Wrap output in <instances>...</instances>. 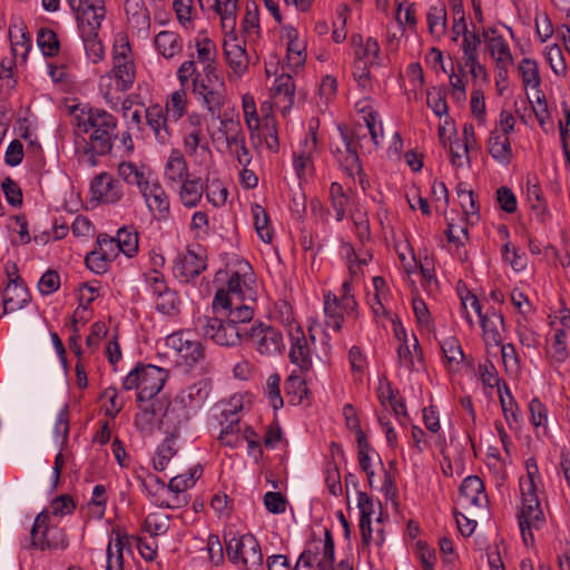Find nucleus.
<instances>
[{
  "instance_id": "1",
  "label": "nucleus",
  "mask_w": 570,
  "mask_h": 570,
  "mask_svg": "<svg viewBox=\"0 0 570 570\" xmlns=\"http://www.w3.org/2000/svg\"><path fill=\"white\" fill-rule=\"evenodd\" d=\"M77 126L82 132L91 131L90 146L98 155H107L111 150L114 139L117 137L115 116L104 109H89L85 118L77 117Z\"/></svg>"
},
{
  "instance_id": "2",
  "label": "nucleus",
  "mask_w": 570,
  "mask_h": 570,
  "mask_svg": "<svg viewBox=\"0 0 570 570\" xmlns=\"http://www.w3.org/2000/svg\"><path fill=\"white\" fill-rule=\"evenodd\" d=\"M168 372L151 364H138L124 379L125 390H137V403L151 401L164 387Z\"/></svg>"
},
{
  "instance_id": "3",
  "label": "nucleus",
  "mask_w": 570,
  "mask_h": 570,
  "mask_svg": "<svg viewBox=\"0 0 570 570\" xmlns=\"http://www.w3.org/2000/svg\"><path fill=\"white\" fill-rule=\"evenodd\" d=\"M196 331L222 346H235L245 341L246 328L233 325L219 316H199L195 322Z\"/></svg>"
},
{
  "instance_id": "4",
  "label": "nucleus",
  "mask_w": 570,
  "mask_h": 570,
  "mask_svg": "<svg viewBox=\"0 0 570 570\" xmlns=\"http://www.w3.org/2000/svg\"><path fill=\"white\" fill-rule=\"evenodd\" d=\"M226 554L235 563H242L247 570H257L263 566V553L253 534L232 537L226 543Z\"/></svg>"
},
{
  "instance_id": "5",
  "label": "nucleus",
  "mask_w": 570,
  "mask_h": 570,
  "mask_svg": "<svg viewBox=\"0 0 570 570\" xmlns=\"http://www.w3.org/2000/svg\"><path fill=\"white\" fill-rule=\"evenodd\" d=\"M245 341L250 342L262 355H275L285 347L282 333L263 322L254 324L249 330L246 328Z\"/></svg>"
},
{
  "instance_id": "6",
  "label": "nucleus",
  "mask_w": 570,
  "mask_h": 570,
  "mask_svg": "<svg viewBox=\"0 0 570 570\" xmlns=\"http://www.w3.org/2000/svg\"><path fill=\"white\" fill-rule=\"evenodd\" d=\"M210 384L206 380L198 381L185 390H183L176 397L174 403L169 404L164 413L165 421L177 420L178 415L187 417L185 407L199 406L209 395Z\"/></svg>"
},
{
  "instance_id": "7",
  "label": "nucleus",
  "mask_w": 570,
  "mask_h": 570,
  "mask_svg": "<svg viewBox=\"0 0 570 570\" xmlns=\"http://www.w3.org/2000/svg\"><path fill=\"white\" fill-rule=\"evenodd\" d=\"M49 519L46 512L36 517L30 533L32 547L40 550L65 549L68 546L66 533L57 527H49Z\"/></svg>"
},
{
  "instance_id": "8",
  "label": "nucleus",
  "mask_w": 570,
  "mask_h": 570,
  "mask_svg": "<svg viewBox=\"0 0 570 570\" xmlns=\"http://www.w3.org/2000/svg\"><path fill=\"white\" fill-rule=\"evenodd\" d=\"M166 344L176 351L178 363L186 368H193L205 358V347L202 342L190 340L187 333L178 332L166 337Z\"/></svg>"
},
{
  "instance_id": "9",
  "label": "nucleus",
  "mask_w": 570,
  "mask_h": 570,
  "mask_svg": "<svg viewBox=\"0 0 570 570\" xmlns=\"http://www.w3.org/2000/svg\"><path fill=\"white\" fill-rule=\"evenodd\" d=\"M522 507L518 514L519 523L532 524L539 529L544 523V514L535 492V484L532 481H521Z\"/></svg>"
},
{
  "instance_id": "10",
  "label": "nucleus",
  "mask_w": 570,
  "mask_h": 570,
  "mask_svg": "<svg viewBox=\"0 0 570 570\" xmlns=\"http://www.w3.org/2000/svg\"><path fill=\"white\" fill-rule=\"evenodd\" d=\"M130 46L128 42L115 46L112 75L116 79L117 88L120 91H127L135 81V65L129 58Z\"/></svg>"
},
{
  "instance_id": "11",
  "label": "nucleus",
  "mask_w": 570,
  "mask_h": 570,
  "mask_svg": "<svg viewBox=\"0 0 570 570\" xmlns=\"http://www.w3.org/2000/svg\"><path fill=\"white\" fill-rule=\"evenodd\" d=\"M76 16L79 35H85V24H92L94 32H99L101 22L106 17L104 0H83L79 8L71 9Z\"/></svg>"
},
{
  "instance_id": "12",
  "label": "nucleus",
  "mask_w": 570,
  "mask_h": 570,
  "mask_svg": "<svg viewBox=\"0 0 570 570\" xmlns=\"http://www.w3.org/2000/svg\"><path fill=\"white\" fill-rule=\"evenodd\" d=\"M206 268V263L202 256L191 249L177 255L173 265L174 276L183 283H188L196 278Z\"/></svg>"
},
{
  "instance_id": "13",
  "label": "nucleus",
  "mask_w": 570,
  "mask_h": 570,
  "mask_svg": "<svg viewBox=\"0 0 570 570\" xmlns=\"http://www.w3.org/2000/svg\"><path fill=\"white\" fill-rule=\"evenodd\" d=\"M141 196L155 219L161 220L168 217L170 210L169 198L157 180L153 181Z\"/></svg>"
},
{
  "instance_id": "14",
  "label": "nucleus",
  "mask_w": 570,
  "mask_h": 570,
  "mask_svg": "<svg viewBox=\"0 0 570 570\" xmlns=\"http://www.w3.org/2000/svg\"><path fill=\"white\" fill-rule=\"evenodd\" d=\"M92 195L100 202L115 204L122 197V186L119 180L104 173L98 175L91 184Z\"/></svg>"
},
{
  "instance_id": "15",
  "label": "nucleus",
  "mask_w": 570,
  "mask_h": 570,
  "mask_svg": "<svg viewBox=\"0 0 570 570\" xmlns=\"http://www.w3.org/2000/svg\"><path fill=\"white\" fill-rule=\"evenodd\" d=\"M30 299L28 287L23 284L19 275L11 279L3 292L2 304L3 313H11L23 308Z\"/></svg>"
},
{
  "instance_id": "16",
  "label": "nucleus",
  "mask_w": 570,
  "mask_h": 570,
  "mask_svg": "<svg viewBox=\"0 0 570 570\" xmlns=\"http://www.w3.org/2000/svg\"><path fill=\"white\" fill-rule=\"evenodd\" d=\"M177 77L181 86H186L188 80L191 79L193 90H199L200 86H204V88L210 90L209 88H214L216 83H218L220 88H225V82L222 77H214V79L202 77L200 72L197 71L194 60H187L183 62L177 71Z\"/></svg>"
},
{
  "instance_id": "17",
  "label": "nucleus",
  "mask_w": 570,
  "mask_h": 570,
  "mask_svg": "<svg viewBox=\"0 0 570 570\" xmlns=\"http://www.w3.org/2000/svg\"><path fill=\"white\" fill-rule=\"evenodd\" d=\"M291 362L296 364L302 372L309 371L312 367L311 352L301 326H296L295 332L291 333Z\"/></svg>"
},
{
  "instance_id": "18",
  "label": "nucleus",
  "mask_w": 570,
  "mask_h": 570,
  "mask_svg": "<svg viewBox=\"0 0 570 570\" xmlns=\"http://www.w3.org/2000/svg\"><path fill=\"white\" fill-rule=\"evenodd\" d=\"M460 501L464 505L481 508L487 502L484 485L478 475L466 476L460 487Z\"/></svg>"
},
{
  "instance_id": "19",
  "label": "nucleus",
  "mask_w": 570,
  "mask_h": 570,
  "mask_svg": "<svg viewBox=\"0 0 570 570\" xmlns=\"http://www.w3.org/2000/svg\"><path fill=\"white\" fill-rule=\"evenodd\" d=\"M207 90L204 86L199 87V90H193L197 100L207 109V111L215 119H220V109L225 105V88H220L218 83L214 88Z\"/></svg>"
},
{
  "instance_id": "20",
  "label": "nucleus",
  "mask_w": 570,
  "mask_h": 570,
  "mask_svg": "<svg viewBox=\"0 0 570 570\" xmlns=\"http://www.w3.org/2000/svg\"><path fill=\"white\" fill-rule=\"evenodd\" d=\"M125 11L128 22L136 28L138 32H142L147 36L150 27V17L144 0H126Z\"/></svg>"
},
{
  "instance_id": "21",
  "label": "nucleus",
  "mask_w": 570,
  "mask_h": 570,
  "mask_svg": "<svg viewBox=\"0 0 570 570\" xmlns=\"http://www.w3.org/2000/svg\"><path fill=\"white\" fill-rule=\"evenodd\" d=\"M118 174L128 185L138 187L140 194L144 193L153 181L149 179L150 173H146L145 168L137 167L134 163L122 161L118 166Z\"/></svg>"
},
{
  "instance_id": "22",
  "label": "nucleus",
  "mask_w": 570,
  "mask_h": 570,
  "mask_svg": "<svg viewBox=\"0 0 570 570\" xmlns=\"http://www.w3.org/2000/svg\"><path fill=\"white\" fill-rule=\"evenodd\" d=\"M179 199L187 208L196 207L205 191V185L199 177H188L179 183Z\"/></svg>"
},
{
  "instance_id": "23",
  "label": "nucleus",
  "mask_w": 570,
  "mask_h": 570,
  "mask_svg": "<svg viewBox=\"0 0 570 570\" xmlns=\"http://www.w3.org/2000/svg\"><path fill=\"white\" fill-rule=\"evenodd\" d=\"M146 121L153 129L158 142L166 144L169 141L170 134L167 127V118L159 105H153L146 109Z\"/></svg>"
},
{
  "instance_id": "24",
  "label": "nucleus",
  "mask_w": 570,
  "mask_h": 570,
  "mask_svg": "<svg viewBox=\"0 0 570 570\" xmlns=\"http://www.w3.org/2000/svg\"><path fill=\"white\" fill-rule=\"evenodd\" d=\"M488 149L493 159L502 165H508L512 158V149L508 136L500 134L497 129L490 134Z\"/></svg>"
},
{
  "instance_id": "25",
  "label": "nucleus",
  "mask_w": 570,
  "mask_h": 570,
  "mask_svg": "<svg viewBox=\"0 0 570 570\" xmlns=\"http://www.w3.org/2000/svg\"><path fill=\"white\" fill-rule=\"evenodd\" d=\"M190 177L188 174V166L180 150H171L166 167L165 178L171 184H178L184 179Z\"/></svg>"
},
{
  "instance_id": "26",
  "label": "nucleus",
  "mask_w": 570,
  "mask_h": 570,
  "mask_svg": "<svg viewBox=\"0 0 570 570\" xmlns=\"http://www.w3.org/2000/svg\"><path fill=\"white\" fill-rule=\"evenodd\" d=\"M325 327L337 332L343 324V307L336 295L327 294L324 301Z\"/></svg>"
},
{
  "instance_id": "27",
  "label": "nucleus",
  "mask_w": 570,
  "mask_h": 570,
  "mask_svg": "<svg viewBox=\"0 0 570 570\" xmlns=\"http://www.w3.org/2000/svg\"><path fill=\"white\" fill-rule=\"evenodd\" d=\"M224 53L227 63L238 76L247 70L248 59L245 48L235 41L224 43Z\"/></svg>"
},
{
  "instance_id": "28",
  "label": "nucleus",
  "mask_w": 570,
  "mask_h": 570,
  "mask_svg": "<svg viewBox=\"0 0 570 570\" xmlns=\"http://www.w3.org/2000/svg\"><path fill=\"white\" fill-rule=\"evenodd\" d=\"M154 42L157 51L166 59L173 58L181 51L180 37L173 31H160Z\"/></svg>"
},
{
  "instance_id": "29",
  "label": "nucleus",
  "mask_w": 570,
  "mask_h": 570,
  "mask_svg": "<svg viewBox=\"0 0 570 570\" xmlns=\"http://www.w3.org/2000/svg\"><path fill=\"white\" fill-rule=\"evenodd\" d=\"M250 271L252 267L247 263H244L229 276L226 292L238 301H243L244 298L242 286H247L248 282L252 281Z\"/></svg>"
},
{
  "instance_id": "30",
  "label": "nucleus",
  "mask_w": 570,
  "mask_h": 570,
  "mask_svg": "<svg viewBox=\"0 0 570 570\" xmlns=\"http://www.w3.org/2000/svg\"><path fill=\"white\" fill-rule=\"evenodd\" d=\"M85 26L86 27L82 28L85 30V35L80 37L83 42L86 55L94 63H97L104 58L105 49L98 37V32H94V27H89L91 26L90 23Z\"/></svg>"
},
{
  "instance_id": "31",
  "label": "nucleus",
  "mask_w": 570,
  "mask_h": 570,
  "mask_svg": "<svg viewBox=\"0 0 570 570\" xmlns=\"http://www.w3.org/2000/svg\"><path fill=\"white\" fill-rule=\"evenodd\" d=\"M316 150V137L313 134L312 136H307L301 144L298 150L294 151V160L293 165L298 176H301L307 165L312 160V156Z\"/></svg>"
},
{
  "instance_id": "32",
  "label": "nucleus",
  "mask_w": 570,
  "mask_h": 570,
  "mask_svg": "<svg viewBox=\"0 0 570 570\" xmlns=\"http://www.w3.org/2000/svg\"><path fill=\"white\" fill-rule=\"evenodd\" d=\"M335 560V551H334V540L331 531L328 529L325 530L324 541H323V557L318 562V568L321 570H353L347 561H341L337 564V568H333V563Z\"/></svg>"
},
{
  "instance_id": "33",
  "label": "nucleus",
  "mask_w": 570,
  "mask_h": 570,
  "mask_svg": "<svg viewBox=\"0 0 570 570\" xmlns=\"http://www.w3.org/2000/svg\"><path fill=\"white\" fill-rule=\"evenodd\" d=\"M499 325H503L502 314L492 311L491 313H487L485 316H482L481 326L488 343H493L494 345L501 344L502 337L498 327Z\"/></svg>"
},
{
  "instance_id": "34",
  "label": "nucleus",
  "mask_w": 570,
  "mask_h": 570,
  "mask_svg": "<svg viewBox=\"0 0 570 570\" xmlns=\"http://www.w3.org/2000/svg\"><path fill=\"white\" fill-rule=\"evenodd\" d=\"M119 250L127 257H132L138 252L139 236L132 226H124L118 229L116 235Z\"/></svg>"
},
{
  "instance_id": "35",
  "label": "nucleus",
  "mask_w": 570,
  "mask_h": 570,
  "mask_svg": "<svg viewBox=\"0 0 570 570\" xmlns=\"http://www.w3.org/2000/svg\"><path fill=\"white\" fill-rule=\"evenodd\" d=\"M342 138L346 149V156L342 163L345 173L351 177L354 175H362V166L357 155L356 145L352 141L347 134L343 131Z\"/></svg>"
},
{
  "instance_id": "36",
  "label": "nucleus",
  "mask_w": 570,
  "mask_h": 570,
  "mask_svg": "<svg viewBox=\"0 0 570 570\" xmlns=\"http://www.w3.org/2000/svg\"><path fill=\"white\" fill-rule=\"evenodd\" d=\"M287 59L294 67H299L305 62V46L298 40V32L295 28L287 30Z\"/></svg>"
},
{
  "instance_id": "37",
  "label": "nucleus",
  "mask_w": 570,
  "mask_h": 570,
  "mask_svg": "<svg viewBox=\"0 0 570 570\" xmlns=\"http://www.w3.org/2000/svg\"><path fill=\"white\" fill-rule=\"evenodd\" d=\"M428 26L431 35L440 38L446 31V9L444 4L433 6L428 12Z\"/></svg>"
},
{
  "instance_id": "38",
  "label": "nucleus",
  "mask_w": 570,
  "mask_h": 570,
  "mask_svg": "<svg viewBox=\"0 0 570 570\" xmlns=\"http://www.w3.org/2000/svg\"><path fill=\"white\" fill-rule=\"evenodd\" d=\"M355 60L371 66L380 65V46L376 39L368 37L364 45L355 49Z\"/></svg>"
},
{
  "instance_id": "39",
  "label": "nucleus",
  "mask_w": 570,
  "mask_h": 570,
  "mask_svg": "<svg viewBox=\"0 0 570 570\" xmlns=\"http://www.w3.org/2000/svg\"><path fill=\"white\" fill-rule=\"evenodd\" d=\"M184 421H185V415H178L177 420L171 419V421H165V419L163 417V420L160 421L161 425L167 424L168 428H170V425L173 428V431L170 432V434L163 441V443L157 449V452L159 454H161L163 456L167 458L168 460H170L177 453V450L174 446L176 431H177L178 426L180 425V423Z\"/></svg>"
},
{
  "instance_id": "40",
  "label": "nucleus",
  "mask_w": 570,
  "mask_h": 570,
  "mask_svg": "<svg viewBox=\"0 0 570 570\" xmlns=\"http://www.w3.org/2000/svg\"><path fill=\"white\" fill-rule=\"evenodd\" d=\"M252 215L259 238L265 243H271L273 234L268 225L269 219L266 210L261 205L254 204L252 206Z\"/></svg>"
},
{
  "instance_id": "41",
  "label": "nucleus",
  "mask_w": 570,
  "mask_h": 570,
  "mask_svg": "<svg viewBox=\"0 0 570 570\" xmlns=\"http://www.w3.org/2000/svg\"><path fill=\"white\" fill-rule=\"evenodd\" d=\"M37 42L42 53L47 57H53L59 51L58 37L50 29L41 28L37 35Z\"/></svg>"
},
{
  "instance_id": "42",
  "label": "nucleus",
  "mask_w": 570,
  "mask_h": 570,
  "mask_svg": "<svg viewBox=\"0 0 570 570\" xmlns=\"http://www.w3.org/2000/svg\"><path fill=\"white\" fill-rule=\"evenodd\" d=\"M194 41L199 62L215 61L216 46L212 39H209L204 32H199Z\"/></svg>"
},
{
  "instance_id": "43",
  "label": "nucleus",
  "mask_w": 570,
  "mask_h": 570,
  "mask_svg": "<svg viewBox=\"0 0 570 570\" xmlns=\"http://www.w3.org/2000/svg\"><path fill=\"white\" fill-rule=\"evenodd\" d=\"M519 71L524 86H531L533 88L540 87L541 79L539 68L534 60L523 58L519 65Z\"/></svg>"
},
{
  "instance_id": "44",
  "label": "nucleus",
  "mask_w": 570,
  "mask_h": 570,
  "mask_svg": "<svg viewBox=\"0 0 570 570\" xmlns=\"http://www.w3.org/2000/svg\"><path fill=\"white\" fill-rule=\"evenodd\" d=\"M179 297L178 294L168 289L156 298V309L165 315H175L179 311Z\"/></svg>"
},
{
  "instance_id": "45",
  "label": "nucleus",
  "mask_w": 570,
  "mask_h": 570,
  "mask_svg": "<svg viewBox=\"0 0 570 570\" xmlns=\"http://www.w3.org/2000/svg\"><path fill=\"white\" fill-rule=\"evenodd\" d=\"M243 301H236L227 314V321L233 325L240 326L248 323L254 317V308L249 305L243 304Z\"/></svg>"
},
{
  "instance_id": "46",
  "label": "nucleus",
  "mask_w": 570,
  "mask_h": 570,
  "mask_svg": "<svg viewBox=\"0 0 570 570\" xmlns=\"http://www.w3.org/2000/svg\"><path fill=\"white\" fill-rule=\"evenodd\" d=\"M106 488L102 484L95 485L92 490V498L88 503L89 513L91 517L101 519L105 515L107 499L105 497Z\"/></svg>"
},
{
  "instance_id": "47",
  "label": "nucleus",
  "mask_w": 570,
  "mask_h": 570,
  "mask_svg": "<svg viewBox=\"0 0 570 570\" xmlns=\"http://www.w3.org/2000/svg\"><path fill=\"white\" fill-rule=\"evenodd\" d=\"M490 51L492 56L498 55L497 65L498 68H504L507 65L512 63V55L509 46L502 37H494L490 41Z\"/></svg>"
},
{
  "instance_id": "48",
  "label": "nucleus",
  "mask_w": 570,
  "mask_h": 570,
  "mask_svg": "<svg viewBox=\"0 0 570 570\" xmlns=\"http://www.w3.org/2000/svg\"><path fill=\"white\" fill-rule=\"evenodd\" d=\"M273 90L275 95L284 96L288 102V106H292L294 102V94H295V82L291 75L282 73L274 81Z\"/></svg>"
},
{
  "instance_id": "49",
  "label": "nucleus",
  "mask_w": 570,
  "mask_h": 570,
  "mask_svg": "<svg viewBox=\"0 0 570 570\" xmlns=\"http://www.w3.org/2000/svg\"><path fill=\"white\" fill-rule=\"evenodd\" d=\"M426 104L438 117H442L448 114L445 92L440 88H433L428 91Z\"/></svg>"
},
{
  "instance_id": "50",
  "label": "nucleus",
  "mask_w": 570,
  "mask_h": 570,
  "mask_svg": "<svg viewBox=\"0 0 570 570\" xmlns=\"http://www.w3.org/2000/svg\"><path fill=\"white\" fill-rule=\"evenodd\" d=\"M546 58L556 75H566L567 65L561 48L552 45L546 48Z\"/></svg>"
},
{
  "instance_id": "51",
  "label": "nucleus",
  "mask_w": 570,
  "mask_h": 570,
  "mask_svg": "<svg viewBox=\"0 0 570 570\" xmlns=\"http://www.w3.org/2000/svg\"><path fill=\"white\" fill-rule=\"evenodd\" d=\"M222 124V131H234L232 135L226 136V142L229 148L235 146V148L242 146L245 142V136L239 128V124L235 122L233 119H219Z\"/></svg>"
},
{
  "instance_id": "52",
  "label": "nucleus",
  "mask_w": 570,
  "mask_h": 570,
  "mask_svg": "<svg viewBox=\"0 0 570 570\" xmlns=\"http://www.w3.org/2000/svg\"><path fill=\"white\" fill-rule=\"evenodd\" d=\"M186 110V92L180 89L171 94L170 100L167 102L166 112L170 114L174 120L183 117Z\"/></svg>"
},
{
  "instance_id": "53",
  "label": "nucleus",
  "mask_w": 570,
  "mask_h": 570,
  "mask_svg": "<svg viewBox=\"0 0 570 570\" xmlns=\"http://www.w3.org/2000/svg\"><path fill=\"white\" fill-rule=\"evenodd\" d=\"M285 389L288 394H294L297 399V402L301 403L305 397H307L308 390L306 387L305 381L301 375H297L293 372L285 382Z\"/></svg>"
},
{
  "instance_id": "54",
  "label": "nucleus",
  "mask_w": 570,
  "mask_h": 570,
  "mask_svg": "<svg viewBox=\"0 0 570 570\" xmlns=\"http://www.w3.org/2000/svg\"><path fill=\"white\" fill-rule=\"evenodd\" d=\"M95 249L99 250L109 261L115 259L120 252L116 237H109L106 234L98 236Z\"/></svg>"
},
{
  "instance_id": "55",
  "label": "nucleus",
  "mask_w": 570,
  "mask_h": 570,
  "mask_svg": "<svg viewBox=\"0 0 570 570\" xmlns=\"http://www.w3.org/2000/svg\"><path fill=\"white\" fill-rule=\"evenodd\" d=\"M337 90V81L332 76H325L318 87L317 105L327 106L330 100L335 96Z\"/></svg>"
},
{
  "instance_id": "56",
  "label": "nucleus",
  "mask_w": 570,
  "mask_h": 570,
  "mask_svg": "<svg viewBox=\"0 0 570 570\" xmlns=\"http://www.w3.org/2000/svg\"><path fill=\"white\" fill-rule=\"evenodd\" d=\"M462 36H463L462 49H463L464 60L473 61L474 57H478V49L481 45V38L475 32V30H473V31L468 30Z\"/></svg>"
},
{
  "instance_id": "57",
  "label": "nucleus",
  "mask_w": 570,
  "mask_h": 570,
  "mask_svg": "<svg viewBox=\"0 0 570 570\" xmlns=\"http://www.w3.org/2000/svg\"><path fill=\"white\" fill-rule=\"evenodd\" d=\"M333 207L336 212L337 220H342L345 214L347 198L341 184L333 183L330 188Z\"/></svg>"
},
{
  "instance_id": "58",
  "label": "nucleus",
  "mask_w": 570,
  "mask_h": 570,
  "mask_svg": "<svg viewBox=\"0 0 570 570\" xmlns=\"http://www.w3.org/2000/svg\"><path fill=\"white\" fill-rule=\"evenodd\" d=\"M1 187L7 202L11 206L18 207L22 204V191L14 180H12L10 177H7L3 179Z\"/></svg>"
},
{
  "instance_id": "59",
  "label": "nucleus",
  "mask_w": 570,
  "mask_h": 570,
  "mask_svg": "<svg viewBox=\"0 0 570 570\" xmlns=\"http://www.w3.org/2000/svg\"><path fill=\"white\" fill-rule=\"evenodd\" d=\"M279 383L281 377L278 374H272L267 379V395L269 403L274 410H278L284 405V401L281 396Z\"/></svg>"
},
{
  "instance_id": "60",
  "label": "nucleus",
  "mask_w": 570,
  "mask_h": 570,
  "mask_svg": "<svg viewBox=\"0 0 570 570\" xmlns=\"http://www.w3.org/2000/svg\"><path fill=\"white\" fill-rule=\"evenodd\" d=\"M441 348L444 354V357L450 363L454 362V363L459 364L464 357L463 351L455 337H449V338L444 340L441 343Z\"/></svg>"
},
{
  "instance_id": "61",
  "label": "nucleus",
  "mask_w": 570,
  "mask_h": 570,
  "mask_svg": "<svg viewBox=\"0 0 570 570\" xmlns=\"http://www.w3.org/2000/svg\"><path fill=\"white\" fill-rule=\"evenodd\" d=\"M76 509V503L68 494L57 497L51 501V512L56 517H65L71 514Z\"/></svg>"
},
{
  "instance_id": "62",
  "label": "nucleus",
  "mask_w": 570,
  "mask_h": 570,
  "mask_svg": "<svg viewBox=\"0 0 570 570\" xmlns=\"http://www.w3.org/2000/svg\"><path fill=\"white\" fill-rule=\"evenodd\" d=\"M60 277L56 271L48 269L40 278L38 288L42 295H50L58 291Z\"/></svg>"
},
{
  "instance_id": "63",
  "label": "nucleus",
  "mask_w": 570,
  "mask_h": 570,
  "mask_svg": "<svg viewBox=\"0 0 570 570\" xmlns=\"http://www.w3.org/2000/svg\"><path fill=\"white\" fill-rule=\"evenodd\" d=\"M206 197L214 206H223L227 200L228 191L218 180L212 183L210 186L205 185Z\"/></svg>"
},
{
  "instance_id": "64",
  "label": "nucleus",
  "mask_w": 570,
  "mask_h": 570,
  "mask_svg": "<svg viewBox=\"0 0 570 570\" xmlns=\"http://www.w3.org/2000/svg\"><path fill=\"white\" fill-rule=\"evenodd\" d=\"M286 499L281 492L269 491L264 495V504L268 512L279 514L286 510Z\"/></svg>"
}]
</instances>
